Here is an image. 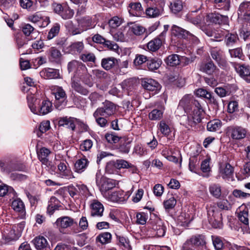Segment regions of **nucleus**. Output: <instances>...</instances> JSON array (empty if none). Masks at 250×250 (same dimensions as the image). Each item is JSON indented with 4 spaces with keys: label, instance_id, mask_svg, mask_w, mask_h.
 Listing matches in <instances>:
<instances>
[{
    "label": "nucleus",
    "instance_id": "f257e3e1",
    "mask_svg": "<svg viewBox=\"0 0 250 250\" xmlns=\"http://www.w3.org/2000/svg\"><path fill=\"white\" fill-rule=\"evenodd\" d=\"M179 105L182 106L186 112L189 113L188 117V124L191 126L201 121L202 108L199 102L195 99H189L188 97H184L180 101Z\"/></svg>",
    "mask_w": 250,
    "mask_h": 250
},
{
    "label": "nucleus",
    "instance_id": "f03ea898",
    "mask_svg": "<svg viewBox=\"0 0 250 250\" xmlns=\"http://www.w3.org/2000/svg\"><path fill=\"white\" fill-rule=\"evenodd\" d=\"M67 70L69 73L72 74L71 80L80 79L84 83L91 87V75L88 73L86 66L82 62L73 60L68 62Z\"/></svg>",
    "mask_w": 250,
    "mask_h": 250
},
{
    "label": "nucleus",
    "instance_id": "7ed1b4c3",
    "mask_svg": "<svg viewBox=\"0 0 250 250\" xmlns=\"http://www.w3.org/2000/svg\"><path fill=\"white\" fill-rule=\"evenodd\" d=\"M27 100L29 107L34 114L43 115L51 112L52 110V103L48 100L43 101L37 108L36 106L37 99L34 95L32 94L28 95Z\"/></svg>",
    "mask_w": 250,
    "mask_h": 250
},
{
    "label": "nucleus",
    "instance_id": "20e7f679",
    "mask_svg": "<svg viewBox=\"0 0 250 250\" xmlns=\"http://www.w3.org/2000/svg\"><path fill=\"white\" fill-rule=\"evenodd\" d=\"M52 94L56 100L55 106L58 110L64 108L67 104V95L65 90L62 86L53 85L51 88Z\"/></svg>",
    "mask_w": 250,
    "mask_h": 250
},
{
    "label": "nucleus",
    "instance_id": "39448f33",
    "mask_svg": "<svg viewBox=\"0 0 250 250\" xmlns=\"http://www.w3.org/2000/svg\"><path fill=\"white\" fill-rule=\"evenodd\" d=\"M116 110L117 107L113 103L105 100L103 103L102 106L95 111V114L96 116L102 115L104 117H109L114 115Z\"/></svg>",
    "mask_w": 250,
    "mask_h": 250
},
{
    "label": "nucleus",
    "instance_id": "423d86ee",
    "mask_svg": "<svg viewBox=\"0 0 250 250\" xmlns=\"http://www.w3.org/2000/svg\"><path fill=\"white\" fill-rule=\"evenodd\" d=\"M37 155L39 160L42 162V167H44L46 171L53 170L50 160L52 153L49 149L42 147L37 151Z\"/></svg>",
    "mask_w": 250,
    "mask_h": 250
},
{
    "label": "nucleus",
    "instance_id": "0eeeda50",
    "mask_svg": "<svg viewBox=\"0 0 250 250\" xmlns=\"http://www.w3.org/2000/svg\"><path fill=\"white\" fill-rule=\"evenodd\" d=\"M214 208V207H212L211 205L207 206L208 222L213 228L221 229L223 227L222 215L218 212H215Z\"/></svg>",
    "mask_w": 250,
    "mask_h": 250
},
{
    "label": "nucleus",
    "instance_id": "6e6552de",
    "mask_svg": "<svg viewBox=\"0 0 250 250\" xmlns=\"http://www.w3.org/2000/svg\"><path fill=\"white\" fill-rule=\"evenodd\" d=\"M227 133L232 139L239 140L246 137L247 130L241 126L232 125L227 128Z\"/></svg>",
    "mask_w": 250,
    "mask_h": 250
},
{
    "label": "nucleus",
    "instance_id": "1a4fd4ad",
    "mask_svg": "<svg viewBox=\"0 0 250 250\" xmlns=\"http://www.w3.org/2000/svg\"><path fill=\"white\" fill-rule=\"evenodd\" d=\"M97 183L99 185L100 190L102 192H106L107 191L112 189L116 186L115 180L102 176L100 179L97 175Z\"/></svg>",
    "mask_w": 250,
    "mask_h": 250
},
{
    "label": "nucleus",
    "instance_id": "9d476101",
    "mask_svg": "<svg viewBox=\"0 0 250 250\" xmlns=\"http://www.w3.org/2000/svg\"><path fill=\"white\" fill-rule=\"evenodd\" d=\"M77 224L75 220L69 216H63L58 218L54 223L60 231L62 230Z\"/></svg>",
    "mask_w": 250,
    "mask_h": 250
},
{
    "label": "nucleus",
    "instance_id": "9b49d317",
    "mask_svg": "<svg viewBox=\"0 0 250 250\" xmlns=\"http://www.w3.org/2000/svg\"><path fill=\"white\" fill-rule=\"evenodd\" d=\"M233 65L235 71L240 75V76L246 82L250 83V66L245 64H240L238 63H234Z\"/></svg>",
    "mask_w": 250,
    "mask_h": 250
},
{
    "label": "nucleus",
    "instance_id": "f8f14e48",
    "mask_svg": "<svg viewBox=\"0 0 250 250\" xmlns=\"http://www.w3.org/2000/svg\"><path fill=\"white\" fill-rule=\"evenodd\" d=\"M142 86L146 90L158 93L161 88V85L156 80L152 79H146L142 82Z\"/></svg>",
    "mask_w": 250,
    "mask_h": 250
},
{
    "label": "nucleus",
    "instance_id": "ddd939ff",
    "mask_svg": "<svg viewBox=\"0 0 250 250\" xmlns=\"http://www.w3.org/2000/svg\"><path fill=\"white\" fill-rule=\"evenodd\" d=\"M90 216L93 217H100L103 215L104 208L102 204L96 200L92 201L90 205Z\"/></svg>",
    "mask_w": 250,
    "mask_h": 250
},
{
    "label": "nucleus",
    "instance_id": "4468645a",
    "mask_svg": "<svg viewBox=\"0 0 250 250\" xmlns=\"http://www.w3.org/2000/svg\"><path fill=\"white\" fill-rule=\"evenodd\" d=\"M23 229V226L22 224L13 226L7 235L5 236V239L8 242L17 240L21 236Z\"/></svg>",
    "mask_w": 250,
    "mask_h": 250
},
{
    "label": "nucleus",
    "instance_id": "2eb2a0df",
    "mask_svg": "<svg viewBox=\"0 0 250 250\" xmlns=\"http://www.w3.org/2000/svg\"><path fill=\"white\" fill-rule=\"evenodd\" d=\"M49 61L53 63H60L62 59L61 51L55 47H50L47 51Z\"/></svg>",
    "mask_w": 250,
    "mask_h": 250
},
{
    "label": "nucleus",
    "instance_id": "dca6fc26",
    "mask_svg": "<svg viewBox=\"0 0 250 250\" xmlns=\"http://www.w3.org/2000/svg\"><path fill=\"white\" fill-rule=\"evenodd\" d=\"M128 197L129 196L121 190L114 191L108 196V199L110 201L119 203L124 202Z\"/></svg>",
    "mask_w": 250,
    "mask_h": 250
},
{
    "label": "nucleus",
    "instance_id": "f3484780",
    "mask_svg": "<svg viewBox=\"0 0 250 250\" xmlns=\"http://www.w3.org/2000/svg\"><path fill=\"white\" fill-rule=\"evenodd\" d=\"M28 20L33 23L38 24L40 26L43 27L47 26L50 22L48 17H43L39 13L30 16Z\"/></svg>",
    "mask_w": 250,
    "mask_h": 250
},
{
    "label": "nucleus",
    "instance_id": "a211bd4d",
    "mask_svg": "<svg viewBox=\"0 0 250 250\" xmlns=\"http://www.w3.org/2000/svg\"><path fill=\"white\" fill-rule=\"evenodd\" d=\"M185 243H187V245L190 244L192 246L196 247H201L203 248L206 245L205 237L202 234H196L191 236Z\"/></svg>",
    "mask_w": 250,
    "mask_h": 250
},
{
    "label": "nucleus",
    "instance_id": "6ab92c4d",
    "mask_svg": "<svg viewBox=\"0 0 250 250\" xmlns=\"http://www.w3.org/2000/svg\"><path fill=\"white\" fill-rule=\"evenodd\" d=\"M238 14L239 17L250 22V1L244 2L240 5Z\"/></svg>",
    "mask_w": 250,
    "mask_h": 250
},
{
    "label": "nucleus",
    "instance_id": "aec40b11",
    "mask_svg": "<svg viewBox=\"0 0 250 250\" xmlns=\"http://www.w3.org/2000/svg\"><path fill=\"white\" fill-rule=\"evenodd\" d=\"M41 75L46 79H61V75L59 69L47 68L42 70L41 73Z\"/></svg>",
    "mask_w": 250,
    "mask_h": 250
},
{
    "label": "nucleus",
    "instance_id": "412c9836",
    "mask_svg": "<svg viewBox=\"0 0 250 250\" xmlns=\"http://www.w3.org/2000/svg\"><path fill=\"white\" fill-rule=\"evenodd\" d=\"M76 121L77 119L76 118L66 116L60 117L59 120L58 124L59 126H64L72 130H74Z\"/></svg>",
    "mask_w": 250,
    "mask_h": 250
},
{
    "label": "nucleus",
    "instance_id": "4be33fe9",
    "mask_svg": "<svg viewBox=\"0 0 250 250\" xmlns=\"http://www.w3.org/2000/svg\"><path fill=\"white\" fill-rule=\"evenodd\" d=\"M166 34V32H162L158 37H156L149 42L147 44V48L148 49L152 52H155L157 51L161 46L162 43V39L163 35Z\"/></svg>",
    "mask_w": 250,
    "mask_h": 250
},
{
    "label": "nucleus",
    "instance_id": "5701e85b",
    "mask_svg": "<svg viewBox=\"0 0 250 250\" xmlns=\"http://www.w3.org/2000/svg\"><path fill=\"white\" fill-rule=\"evenodd\" d=\"M62 207L60 202L55 196H52L48 202L47 208V213L49 215H52L55 210H59Z\"/></svg>",
    "mask_w": 250,
    "mask_h": 250
},
{
    "label": "nucleus",
    "instance_id": "b1692460",
    "mask_svg": "<svg viewBox=\"0 0 250 250\" xmlns=\"http://www.w3.org/2000/svg\"><path fill=\"white\" fill-rule=\"evenodd\" d=\"M80 79L71 80V87L75 92L82 95L86 96L88 94L89 91L80 83Z\"/></svg>",
    "mask_w": 250,
    "mask_h": 250
},
{
    "label": "nucleus",
    "instance_id": "393cba45",
    "mask_svg": "<svg viewBox=\"0 0 250 250\" xmlns=\"http://www.w3.org/2000/svg\"><path fill=\"white\" fill-rule=\"evenodd\" d=\"M204 17L201 15H197L196 11L189 12L186 16V20L195 25H199Z\"/></svg>",
    "mask_w": 250,
    "mask_h": 250
},
{
    "label": "nucleus",
    "instance_id": "a878e982",
    "mask_svg": "<svg viewBox=\"0 0 250 250\" xmlns=\"http://www.w3.org/2000/svg\"><path fill=\"white\" fill-rule=\"evenodd\" d=\"M129 14L132 16H140L142 13L143 8L140 2H131L128 7Z\"/></svg>",
    "mask_w": 250,
    "mask_h": 250
},
{
    "label": "nucleus",
    "instance_id": "bb28decb",
    "mask_svg": "<svg viewBox=\"0 0 250 250\" xmlns=\"http://www.w3.org/2000/svg\"><path fill=\"white\" fill-rule=\"evenodd\" d=\"M77 21L78 26L82 28L81 30L83 31L89 28H92L94 26L92 23V19L89 17L82 18L78 19Z\"/></svg>",
    "mask_w": 250,
    "mask_h": 250
},
{
    "label": "nucleus",
    "instance_id": "cd10ccee",
    "mask_svg": "<svg viewBox=\"0 0 250 250\" xmlns=\"http://www.w3.org/2000/svg\"><path fill=\"white\" fill-rule=\"evenodd\" d=\"M166 227L161 220L156 221L152 226V229L155 232V235L157 237L164 236L166 232Z\"/></svg>",
    "mask_w": 250,
    "mask_h": 250
},
{
    "label": "nucleus",
    "instance_id": "c85d7f7f",
    "mask_svg": "<svg viewBox=\"0 0 250 250\" xmlns=\"http://www.w3.org/2000/svg\"><path fill=\"white\" fill-rule=\"evenodd\" d=\"M118 60L114 57L103 58L101 61V65L103 68L109 70L118 63Z\"/></svg>",
    "mask_w": 250,
    "mask_h": 250
},
{
    "label": "nucleus",
    "instance_id": "c756f323",
    "mask_svg": "<svg viewBox=\"0 0 250 250\" xmlns=\"http://www.w3.org/2000/svg\"><path fill=\"white\" fill-rule=\"evenodd\" d=\"M216 69V66L211 61L206 63H203L200 65L199 70L208 75L212 74Z\"/></svg>",
    "mask_w": 250,
    "mask_h": 250
},
{
    "label": "nucleus",
    "instance_id": "7c9ffc66",
    "mask_svg": "<svg viewBox=\"0 0 250 250\" xmlns=\"http://www.w3.org/2000/svg\"><path fill=\"white\" fill-rule=\"evenodd\" d=\"M171 31L173 35L180 38H186L190 35L189 31L175 25L172 26Z\"/></svg>",
    "mask_w": 250,
    "mask_h": 250
},
{
    "label": "nucleus",
    "instance_id": "2f4dec72",
    "mask_svg": "<svg viewBox=\"0 0 250 250\" xmlns=\"http://www.w3.org/2000/svg\"><path fill=\"white\" fill-rule=\"evenodd\" d=\"M195 94L199 97L208 99L210 102L214 104H217L216 100L212 96L211 93L204 89L199 88L197 89L195 91Z\"/></svg>",
    "mask_w": 250,
    "mask_h": 250
},
{
    "label": "nucleus",
    "instance_id": "473e14b6",
    "mask_svg": "<svg viewBox=\"0 0 250 250\" xmlns=\"http://www.w3.org/2000/svg\"><path fill=\"white\" fill-rule=\"evenodd\" d=\"M33 242L36 248L39 250H43L48 245L47 240L44 237L40 236L35 238Z\"/></svg>",
    "mask_w": 250,
    "mask_h": 250
},
{
    "label": "nucleus",
    "instance_id": "72a5a7b5",
    "mask_svg": "<svg viewBox=\"0 0 250 250\" xmlns=\"http://www.w3.org/2000/svg\"><path fill=\"white\" fill-rule=\"evenodd\" d=\"M65 26L68 32L72 35L79 34L83 32L80 27L74 24L71 21H67L65 24Z\"/></svg>",
    "mask_w": 250,
    "mask_h": 250
},
{
    "label": "nucleus",
    "instance_id": "f704fd0d",
    "mask_svg": "<svg viewBox=\"0 0 250 250\" xmlns=\"http://www.w3.org/2000/svg\"><path fill=\"white\" fill-rule=\"evenodd\" d=\"M163 12L162 8L154 6L148 7L146 10V14L149 18H157L162 15Z\"/></svg>",
    "mask_w": 250,
    "mask_h": 250
},
{
    "label": "nucleus",
    "instance_id": "c9c22d12",
    "mask_svg": "<svg viewBox=\"0 0 250 250\" xmlns=\"http://www.w3.org/2000/svg\"><path fill=\"white\" fill-rule=\"evenodd\" d=\"M216 8L224 11H229L230 8V0H214Z\"/></svg>",
    "mask_w": 250,
    "mask_h": 250
},
{
    "label": "nucleus",
    "instance_id": "e433bc0d",
    "mask_svg": "<svg viewBox=\"0 0 250 250\" xmlns=\"http://www.w3.org/2000/svg\"><path fill=\"white\" fill-rule=\"evenodd\" d=\"M114 166L118 169L121 168H133L132 170H135V167L131 164L124 160H117L114 162Z\"/></svg>",
    "mask_w": 250,
    "mask_h": 250
},
{
    "label": "nucleus",
    "instance_id": "4c0bfd02",
    "mask_svg": "<svg viewBox=\"0 0 250 250\" xmlns=\"http://www.w3.org/2000/svg\"><path fill=\"white\" fill-rule=\"evenodd\" d=\"M12 208L17 212H24V205L23 202L19 198L14 200L12 203Z\"/></svg>",
    "mask_w": 250,
    "mask_h": 250
},
{
    "label": "nucleus",
    "instance_id": "58836bf2",
    "mask_svg": "<svg viewBox=\"0 0 250 250\" xmlns=\"http://www.w3.org/2000/svg\"><path fill=\"white\" fill-rule=\"evenodd\" d=\"M112 235L108 232H103L100 234L96 238V241L102 244H106L111 242Z\"/></svg>",
    "mask_w": 250,
    "mask_h": 250
},
{
    "label": "nucleus",
    "instance_id": "ea45409f",
    "mask_svg": "<svg viewBox=\"0 0 250 250\" xmlns=\"http://www.w3.org/2000/svg\"><path fill=\"white\" fill-rule=\"evenodd\" d=\"M118 240V245L124 250H131V248L129 243V241L127 238L119 236H117Z\"/></svg>",
    "mask_w": 250,
    "mask_h": 250
},
{
    "label": "nucleus",
    "instance_id": "a19ab883",
    "mask_svg": "<svg viewBox=\"0 0 250 250\" xmlns=\"http://www.w3.org/2000/svg\"><path fill=\"white\" fill-rule=\"evenodd\" d=\"M74 14V11L68 5H64V8L60 16L64 20H68L72 18Z\"/></svg>",
    "mask_w": 250,
    "mask_h": 250
},
{
    "label": "nucleus",
    "instance_id": "79ce46f5",
    "mask_svg": "<svg viewBox=\"0 0 250 250\" xmlns=\"http://www.w3.org/2000/svg\"><path fill=\"white\" fill-rule=\"evenodd\" d=\"M166 62L169 66H174L177 65L180 62L179 56L177 54L169 55L167 58Z\"/></svg>",
    "mask_w": 250,
    "mask_h": 250
},
{
    "label": "nucleus",
    "instance_id": "37998d69",
    "mask_svg": "<svg viewBox=\"0 0 250 250\" xmlns=\"http://www.w3.org/2000/svg\"><path fill=\"white\" fill-rule=\"evenodd\" d=\"M60 27L61 26L59 23H56L54 24L48 33L47 39L50 40L57 36L60 32Z\"/></svg>",
    "mask_w": 250,
    "mask_h": 250
},
{
    "label": "nucleus",
    "instance_id": "c03bdc74",
    "mask_svg": "<svg viewBox=\"0 0 250 250\" xmlns=\"http://www.w3.org/2000/svg\"><path fill=\"white\" fill-rule=\"evenodd\" d=\"M221 127V122L219 120H213L207 124V129L209 131H216Z\"/></svg>",
    "mask_w": 250,
    "mask_h": 250
},
{
    "label": "nucleus",
    "instance_id": "a18cd8bd",
    "mask_svg": "<svg viewBox=\"0 0 250 250\" xmlns=\"http://www.w3.org/2000/svg\"><path fill=\"white\" fill-rule=\"evenodd\" d=\"M176 203V199L174 197L171 196L169 199L164 201L163 205L166 211H168L174 208Z\"/></svg>",
    "mask_w": 250,
    "mask_h": 250
},
{
    "label": "nucleus",
    "instance_id": "49530a36",
    "mask_svg": "<svg viewBox=\"0 0 250 250\" xmlns=\"http://www.w3.org/2000/svg\"><path fill=\"white\" fill-rule=\"evenodd\" d=\"M162 62L159 60L151 59L147 61V66L149 70L154 71L158 69L161 64Z\"/></svg>",
    "mask_w": 250,
    "mask_h": 250
},
{
    "label": "nucleus",
    "instance_id": "de8ad7c7",
    "mask_svg": "<svg viewBox=\"0 0 250 250\" xmlns=\"http://www.w3.org/2000/svg\"><path fill=\"white\" fill-rule=\"evenodd\" d=\"M183 8L182 2L180 0H175L170 4L171 11L177 14L182 10Z\"/></svg>",
    "mask_w": 250,
    "mask_h": 250
},
{
    "label": "nucleus",
    "instance_id": "09e8293b",
    "mask_svg": "<svg viewBox=\"0 0 250 250\" xmlns=\"http://www.w3.org/2000/svg\"><path fill=\"white\" fill-rule=\"evenodd\" d=\"M211 240L213 245L216 250H222L224 244L221 238L217 236L212 235Z\"/></svg>",
    "mask_w": 250,
    "mask_h": 250
},
{
    "label": "nucleus",
    "instance_id": "8fccbe9b",
    "mask_svg": "<svg viewBox=\"0 0 250 250\" xmlns=\"http://www.w3.org/2000/svg\"><path fill=\"white\" fill-rule=\"evenodd\" d=\"M238 218L241 222L246 226H248L249 222V213L248 209L246 208L239 213Z\"/></svg>",
    "mask_w": 250,
    "mask_h": 250
},
{
    "label": "nucleus",
    "instance_id": "3c124183",
    "mask_svg": "<svg viewBox=\"0 0 250 250\" xmlns=\"http://www.w3.org/2000/svg\"><path fill=\"white\" fill-rule=\"evenodd\" d=\"M50 128V122L49 121H43L40 125L39 131L38 132V136L41 137L42 134L45 133Z\"/></svg>",
    "mask_w": 250,
    "mask_h": 250
},
{
    "label": "nucleus",
    "instance_id": "603ef678",
    "mask_svg": "<svg viewBox=\"0 0 250 250\" xmlns=\"http://www.w3.org/2000/svg\"><path fill=\"white\" fill-rule=\"evenodd\" d=\"M163 113L161 110L155 109L149 113L148 117L151 120H160L163 116Z\"/></svg>",
    "mask_w": 250,
    "mask_h": 250
},
{
    "label": "nucleus",
    "instance_id": "864d4df0",
    "mask_svg": "<svg viewBox=\"0 0 250 250\" xmlns=\"http://www.w3.org/2000/svg\"><path fill=\"white\" fill-rule=\"evenodd\" d=\"M88 164V160L85 158L78 160L75 165V168L78 170H84Z\"/></svg>",
    "mask_w": 250,
    "mask_h": 250
},
{
    "label": "nucleus",
    "instance_id": "5fc2aeb1",
    "mask_svg": "<svg viewBox=\"0 0 250 250\" xmlns=\"http://www.w3.org/2000/svg\"><path fill=\"white\" fill-rule=\"evenodd\" d=\"M159 128L161 132L165 136H168L171 132L168 125L164 121L160 122Z\"/></svg>",
    "mask_w": 250,
    "mask_h": 250
},
{
    "label": "nucleus",
    "instance_id": "6e6d98bb",
    "mask_svg": "<svg viewBox=\"0 0 250 250\" xmlns=\"http://www.w3.org/2000/svg\"><path fill=\"white\" fill-rule=\"evenodd\" d=\"M15 39L19 48H21L27 44L26 38L21 33H17L16 35Z\"/></svg>",
    "mask_w": 250,
    "mask_h": 250
},
{
    "label": "nucleus",
    "instance_id": "4d7b16f0",
    "mask_svg": "<svg viewBox=\"0 0 250 250\" xmlns=\"http://www.w3.org/2000/svg\"><path fill=\"white\" fill-rule=\"evenodd\" d=\"M93 116L95 119L97 124L102 127H105L107 125V120L106 119L107 117H103L102 115H97L93 113Z\"/></svg>",
    "mask_w": 250,
    "mask_h": 250
},
{
    "label": "nucleus",
    "instance_id": "13d9d810",
    "mask_svg": "<svg viewBox=\"0 0 250 250\" xmlns=\"http://www.w3.org/2000/svg\"><path fill=\"white\" fill-rule=\"evenodd\" d=\"M238 40V37L236 34H228L226 35V42L228 46L232 45Z\"/></svg>",
    "mask_w": 250,
    "mask_h": 250
},
{
    "label": "nucleus",
    "instance_id": "bf43d9fd",
    "mask_svg": "<svg viewBox=\"0 0 250 250\" xmlns=\"http://www.w3.org/2000/svg\"><path fill=\"white\" fill-rule=\"evenodd\" d=\"M131 31L137 36L143 35L146 31V29L139 24H134L131 27Z\"/></svg>",
    "mask_w": 250,
    "mask_h": 250
},
{
    "label": "nucleus",
    "instance_id": "052dcab7",
    "mask_svg": "<svg viewBox=\"0 0 250 250\" xmlns=\"http://www.w3.org/2000/svg\"><path fill=\"white\" fill-rule=\"evenodd\" d=\"M128 67V61L127 60L121 62L118 64L117 71L121 74L123 75L127 72V69Z\"/></svg>",
    "mask_w": 250,
    "mask_h": 250
},
{
    "label": "nucleus",
    "instance_id": "680f3d73",
    "mask_svg": "<svg viewBox=\"0 0 250 250\" xmlns=\"http://www.w3.org/2000/svg\"><path fill=\"white\" fill-rule=\"evenodd\" d=\"M81 59L84 62H94L96 60L95 55L92 53H85L81 55Z\"/></svg>",
    "mask_w": 250,
    "mask_h": 250
},
{
    "label": "nucleus",
    "instance_id": "e2e57ef3",
    "mask_svg": "<svg viewBox=\"0 0 250 250\" xmlns=\"http://www.w3.org/2000/svg\"><path fill=\"white\" fill-rule=\"evenodd\" d=\"M215 92L220 97H224L229 94L227 86L217 87L215 89Z\"/></svg>",
    "mask_w": 250,
    "mask_h": 250
},
{
    "label": "nucleus",
    "instance_id": "0e129e2a",
    "mask_svg": "<svg viewBox=\"0 0 250 250\" xmlns=\"http://www.w3.org/2000/svg\"><path fill=\"white\" fill-rule=\"evenodd\" d=\"M210 158L209 157H207L202 162L201 164V168L203 172H209L210 171Z\"/></svg>",
    "mask_w": 250,
    "mask_h": 250
},
{
    "label": "nucleus",
    "instance_id": "69168bd1",
    "mask_svg": "<svg viewBox=\"0 0 250 250\" xmlns=\"http://www.w3.org/2000/svg\"><path fill=\"white\" fill-rule=\"evenodd\" d=\"M77 187L79 189V196L81 195L84 197H87L89 196L90 192L87 188V187L84 185H77Z\"/></svg>",
    "mask_w": 250,
    "mask_h": 250
},
{
    "label": "nucleus",
    "instance_id": "338daca9",
    "mask_svg": "<svg viewBox=\"0 0 250 250\" xmlns=\"http://www.w3.org/2000/svg\"><path fill=\"white\" fill-rule=\"evenodd\" d=\"M210 193L214 197L218 198L221 194L220 187L216 185H213L209 187Z\"/></svg>",
    "mask_w": 250,
    "mask_h": 250
},
{
    "label": "nucleus",
    "instance_id": "774afa93",
    "mask_svg": "<svg viewBox=\"0 0 250 250\" xmlns=\"http://www.w3.org/2000/svg\"><path fill=\"white\" fill-rule=\"evenodd\" d=\"M70 47L72 51L80 52L83 49V43L82 42H75L72 43Z\"/></svg>",
    "mask_w": 250,
    "mask_h": 250
}]
</instances>
